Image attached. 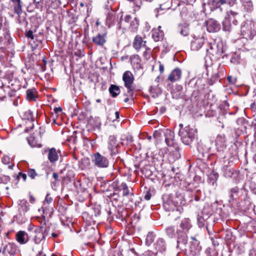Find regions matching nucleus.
Masks as SVG:
<instances>
[{
  "mask_svg": "<svg viewBox=\"0 0 256 256\" xmlns=\"http://www.w3.org/2000/svg\"><path fill=\"white\" fill-rule=\"evenodd\" d=\"M192 227L190 220L188 218L182 220L178 228L176 230V248L180 250H186L188 241L187 234Z\"/></svg>",
  "mask_w": 256,
  "mask_h": 256,
  "instance_id": "f257e3e1",
  "label": "nucleus"
},
{
  "mask_svg": "<svg viewBox=\"0 0 256 256\" xmlns=\"http://www.w3.org/2000/svg\"><path fill=\"white\" fill-rule=\"evenodd\" d=\"M196 133L197 130L196 128H192L190 125H188L183 129H180L178 134L182 142L186 145H189L195 140Z\"/></svg>",
  "mask_w": 256,
  "mask_h": 256,
  "instance_id": "f03ea898",
  "label": "nucleus"
},
{
  "mask_svg": "<svg viewBox=\"0 0 256 256\" xmlns=\"http://www.w3.org/2000/svg\"><path fill=\"white\" fill-rule=\"evenodd\" d=\"M215 146L216 151L219 153L220 156L222 158H225L224 152L226 150V138L224 134H218L215 140Z\"/></svg>",
  "mask_w": 256,
  "mask_h": 256,
  "instance_id": "7ed1b4c3",
  "label": "nucleus"
},
{
  "mask_svg": "<svg viewBox=\"0 0 256 256\" xmlns=\"http://www.w3.org/2000/svg\"><path fill=\"white\" fill-rule=\"evenodd\" d=\"M100 214V210L98 208L90 212H84L82 214V218L88 225L94 224L96 218Z\"/></svg>",
  "mask_w": 256,
  "mask_h": 256,
  "instance_id": "20e7f679",
  "label": "nucleus"
},
{
  "mask_svg": "<svg viewBox=\"0 0 256 256\" xmlns=\"http://www.w3.org/2000/svg\"><path fill=\"white\" fill-rule=\"evenodd\" d=\"M92 162L95 166L100 168H106L109 165V162L108 158L98 152L94 154Z\"/></svg>",
  "mask_w": 256,
  "mask_h": 256,
  "instance_id": "39448f33",
  "label": "nucleus"
},
{
  "mask_svg": "<svg viewBox=\"0 0 256 256\" xmlns=\"http://www.w3.org/2000/svg\"><path fill=\"white\" fill-rule=\"evenodd\" d=\"M174 132L169 129L164 130V140L167 146L170 147V150L172 152V149L171 148L172 146L177 148V144L174 140Z\"/></svg>",
  "mask_w": 256,
  "mask_h": 256,
  "instance_id": "423d86ee",
  "label": "nucleus"
},
{
  "mask_svg": "<svg viewBox=\"0 0 256 256\" xmlns=\"http://www.w3.org/2000/svg\"><path fill=\"white\" fill-rule=\"evenodd\" d=\"M122 80L124 82V86L128 92H132L134 90L133 84L134 76L130 71H126L122 75Z\"/></svg>",
  "mask_w": 256,
  "mask_h": 256,
  "instance_id": "0eeeda50",
  "label": "nucleus"
},
{
  "mask_svg": "<svg viewBox=\"0 0 256 256\" xmlns=\"http://www.w3.org/2000/svg\"><path fill=\"white\" fill-rule=\"evenodd\" d=\"M18 252V249L14 243H8L0 248V253L3 254L14 255Z\"/></svg>",
  "mask_w": 256,
  "mask_h": 256,
  "instance_id": "6e6552de",
  "label": "nucleus"
},
{
  "mask_svg": "<svg viewBox=\"0 0 256 256\" xmlns=\"http://www.w3.org/2000/svg\"><path fill=\"white\" fill-rule=\"evenodd\" d=\"M207 54L210 55L220 56L223 53L222 44H210V48L206 50Z\"/></svg>",
  "mask_w": 256,
  "mask_h": 256,
  "instance_id": "1a4fd4ad",
  "label": "nucleus"
},
{
  "mask_svg": "<svg viewBox=\"0 0 256 256\" xmlns=\"http://www.w3.org/2000/svg\"><path fill=\"white\" fill-rule=\"evenodd\" d=\"M108 148L110 152V155L113 156L117 153V140L116 137L114 135L110 136L108 140Z\"/></svg>",
  "mask_w": 256,
  "mask_h": 256,
  "instance_id": "9d476101",
  "label": "nucleus"
},
{
  "mask_svg": "<svg viewBox=\"0 0 256 256\" xmlns=\"http://www.w3.org/2000/svg\"><path fill=\"white\" fill-rule=\"evenodd\" d=\"M204 40L202 36H194L191 42V49L193 50H198L204 44Z\"/></svg>",
  "mask_w": 256,
  "mask_h": 256,
  "instance_id": "9b49d317",
  "label": "nucleus"
},
{
  "mask_svg": "<svg viewBox=\"0 0 256 256\" xmlns=\"http://www.w3.org/2000/svg\"><path fill=\"white\" fill-rule=\"evenodd\" d=\"M192 241L190 242L189 251L192 256H196L199 254L201 247L199 245V242L194 237H192Z\"/></svg>",
  "mask_w": 256,
  "mask_h": 256,
  "instance_id": "f8f14e48",
  "label": "nucleus"
},
{
  "mask_svg": "<svg viewBox=\"0 0 256 256\" xmlns=\"http://www.w3.org/2000/svg\"><path fill=\"white\" fill-rule=\"evenodd\" d=\"M16 239L19 244H25L28 241V234L24 231H19L16 234Z\"/></svg>",
  "mask_w": 256,
  "mask_h": 256,
  "instance_id": "ddd939ff",
  "label": "nucleus"
},
{
  "mask_svg": "<svg viewBox=\"0 0 256 256\" xmlns=\"http://www.w3.org/2000/svg\"><path fill=\"white\" fill-rule=\"evenodd\" d=\"M34 240L36 244H40L46 238L40 226L36 228L34 230Z\"/></svg>",
  "mask_w": 256,
  "mask_h": 256,
  "instance_id": "4468645a",
  "label": "nucleus"
},
{
  "mask_svg": "<svg viewBox=\"0 0 256 256\" xmlns=\"http://www.w3.org/2000/svg\"><path fill=\"white\" fill-rule=\"evenodd\" d=\"M166 244L163 238H160L157 240L156 244H154V248L156 251V253L158 252L162 253L166 250Z\"/></svg>",
  "mask_w": 256,
  "mask_h": 256,
  "instance_id": "2eb2a0df",
  "label": "nucleus"
},
{
  "mask_svg": "<svg viewBox=\"0 0 256 256\" xmlns=\"http://www.w3.org/2000/svg\"><path fill=\"white\" fill-rule=\"evenodd\" d=\"M182 76V71L176 68L173 70L168 76V80L172 82H175L180 80Z\"/></svg>",
  "mask_w": 256,
  "mask_h": 256,
  "instance_id": "dca6fc26",
  "label": "nucleus"
},
{
  "mask_svg": "<svg viewBox=\"0 0 256 256\" xmlns=\"http://www.w3.org/2000/svg\"><path fill=\"white\" fill-rule=\"evenodd\" d=\"M207 30L210 32H216L219 30V24L213 20H209L206 22Z\"/></svg>",
  "mask_w": 256,
  "mask_h": 256,
  "instance_id": "f3484780",
  "label": "nucleus"
},
{
  "mask_svg": "<svg viewBox=\"0 0 256 256\" xmlns=\"http://www.w3.org/2000/svg\"><path fill=\"white\" fill-rule=\"evenodd\" d=\"M88 124L92 128H100L101 125L100 120L99 117L90 116L88 120Z\"/></svg>",
  "mask_w": 256,
  "mask_h": 256,
  "instance_id": "a211bd4d",
  "label": "nucleus"
},
{
  "mask_svg": "<svg viewBox=\"0 0 256 256\" xmlns=\"http://www.w3.org/2000/svg\"><path fill=\"white\" fill-rule=\"evenodd\" d=\"M254 30V24L252 22H246L242 27V31L246 34H252Z\"/></svg>",
  "mask_w": 256,
  "mask_h": 256,
  "instance_id": "6ab92c4d",
  "label": "nucleus"
},
{
  "mask_svg": "<svg viewBox=\"0 0 256 256\" xmlns=\"http://www.w3.org/2000/svg\"><path fill=\"white\" fill-rule=\"evenodd\" d=\"M160 28L161 26H158L157 28H154L152 30V36L155 41H159L163 37L164 32Z\"/></svg>",
  "mask_w": 256,
  "mask_h": 256,
  "instance_id": "aec40b11",
  "label": "nucleus"
},
{
  "mask_svg": "<svg viewBox=\"0 0 256 256\" xmlns=\"http://www.w3.org/2000/svg\"><path fill=\"white\" fill-rule=\"evenodd\" d=\"M58 156L56 150L52 148L48 150V159L52 163L58 160Z\"/></svg>",
  "mask_w": 256,
  "mask_h": 256,
  "instance_id": "412c9836",
  "label": "nucleus"
},
{
  "mask_svg": "<svg viewBox=\"0 0 256 256\" xmlns=\"http://www.w3.org/2000/svg\"><path fill=\"white\" fill-rule=\"evenodd\" d=\"M18 210L20 212L25 213L29 208L28 202L26 200H20L18 202Z\"/></svg>",
  "mask_w": 256,
  "mask_h": 256,
  "instance_id": "4be33fe9",
  "label": "nucleus"
},
{
  "mask_svg": "<svg viewBox=\"0 0 256 256\" xmlns=\"http://www.w3.org/2000/svg\"><path fill=\"white\" fill-rule=\"evenodd\" d=\"M145 44L146 41H144L141 37L136 36L134 40V47L136 50H140L141 48H145Z\"/></svg>",
  "mask_w": 256,
  "mask_h": 256,
  "instance_id": "5701e85b",
  "label": "nucleus"
},
{
  "mask_svg": "<svg viewBox=\"0 0 256 256\" xmlns=\"http://www.w3.org/2000/svg\"><path fill=\"white\" fill-rule=\"evenodd\" d=\"M163 206L164 208L166 211L174 210L176 206L175 204L170 199L164 202Z\"/></svg>",
  "mask_w": 256,
  "mask_h": 256,
  "instance_id": "b1692460",
  "label": "nucleus"
},
{
  "mask_svg": "<svg viewBox=\"0 0 256 256\" xmlns=\"http://www.w3.org/2000/svg\"><path fill=\"white\" fill-rule=\"evenodd\" d=\"M40 228L42 229V231L46 237L49 236L52 232V231L53 230L52 225H47L45 223L40 226Z\"/></svg>",
  "mask_w": 256,
  "mask_h": 256,
  "instance_id": "393cba45",
  "label": "nucleus"
},
{
  "mask_svg": "<svg viewBox=\"0 0 256 256\" xmlns=\"http://www.w3.org/2000/svg\"><path fill=\"white\" fill-rule=\"evenodd\" d=\"M171 148L172 149V152L170 150V148H168V150L170 152V154L172 156L173 160H175L180 158V154L179 152V148L178 145L177 144V148L172 146Z\"/></svg>",
  "mask_w": 256,
  "mask_h": 256,
  "instance_id": "a878e982",
  "label": "nucleus"
},
{
  "mask_svg": "<svg viewBox=\"0 0 256 256\" xmlns=\"http://www.w3.org/2000/svg\"><path fill=\"white\" fill-rule=\"evenodd\" d=\"M153 136L158 142L162 141L164 137V130H155Z\"/></svg>",
  "mask_w": 256,
  "mask_h": 256,
  "instance_id": "bb28decb",
  "label": "nucleus"
},
{
  "mask_svg": "<svg viewBox=\"0 0 256 256\" xmlns=\"http://www.w3.org/2000/svg\"><path fill=\"white\" fill-rule=\"evenodd\" d=\"M224 92L226 94H237L238 90L237 88L235 86L232 87L231 85H226L224 87Z\"/></svg>",
  "mask_w": 256,
  "mask_h": 256,
  "instance_id": "cd10ccee",
  "label": "nucleus"
},
{
  "mask_svg": "<svg viewBox=\"0 0 256 256\" xmlns=\"http://www.w3.org/2000/svg\"><path fill=\"white\" fill-rule=\"evenodd\" d=\"M93 42L97 45L102 46L105 43L106 40L104 36L98 34L96 36L94 37Z\"/></svg>",
  "mask_w": 256,
  "mask_h": 256,
  "instance_id": "c85d7f7f",
  "label": "nucleus"
},
{
  "mask_svg": "<svg viewBox=\"0 0 256 256\" xmlns=\"http://www.w3.org/2000/svg\"><path fill=\"white\" fill-rule=\"evenodd\" d=\"M109 92L112 96H117L120 94V88L116 85L112 84L109 88Z\"/></svg>",
  "mask_w": 256,
  "mask_h": 256,
  "instance_id": "c756f323",
  "label": "nucleus"
},
{
  "mask_svg": "<svg viewBox=\"0 0 256 256\" xmlns=\"http://www.w3.org/2000/svg\"><path fill=\"white\" fill-rule=\"evenodd\" d=\"M238 192L239 188L237 187L231 188L230 191V200H236L238 196Z\"/></svg>",
  "mask_w": 256,
  "mask_h": 256,
  "instance_id": "7c9ffc66",
  "label": "nucleus"
},
{
  "mask_svg": "<svg viewBox=\"0 0 256 256\" xmlns=\"http://www.w3.org/2000/svg\"><path fill=\"white\" fill-rule=\"evenodd\" d=\"M223 175L226 178H230L233 174L232 170L228 166H225L222 168Z\"/></svg>",
  "mask_w": 256,
  "mask_h": 256,
  "instance_id": "2f4dec72",
  "label": "nucleus"
},
{
  "mask_svg": "<svg viewBox=\"0 0 256 256\" xmlns=\"http://www.w3.org/2000/svg\"><path fill=\"white\" fill-rule=\"evenodd\" d=\"M155 234L152 232H149L146 237V244L147 246H150L154 241Z\"/></svg>",
  "mask_w": 256,
  "mask_h": 256,
  "instance_id": "473e14b6",
  "label": "nucleus"
},
{
  "mask_svg": "<svg viewBox=\"0 0 256 256\" xmlns=\"http://www.w3.org/2000/svg\"><path fill=\"white\" fill-rule=\"evenodd\" d=\"M22 118L32 122L34 121L33 114L32 111L28 110L25 112L22 115Z\"/></svg>",
  "mask_w": 256,
  "mask_h": 256,
  "instance_id": "72a5a7b5",
  "label": "nucleus"
},
{
  "mask_svg": "<svg viewBox=\"0 0 256 256\" xmlns=\"http://www.w3.org/2000/svg\"><path fill=\"white\" fill-rule=\"evenodd\" d=\"M166 235L170 238H174L176 236L174 226H168L166 229Z\"/></svg>",
  "mask_w": 256,
  "mask_h": 256,
  "instance_id": "f704fd0d",
  "label": "nucleus"
},
{
  "mask_svg": "<svg viewBox=\"0 0 256 256\" xmlns=\"http://www.w3.org/2000/svg\"><path fill=\"white\" fill-rule=\"evenodd\" d=\"M179 32L182 36H186L189 34V28L186 26H180Z\"/></svg>",
  "mask_w": 256,
  "mask_h": 256,
  "instance_id": "c9c22d12",
  "label": "nucleus"
},
{
  "mask_svg": "<svg viewBox=\"0 0 256 256\" xmlns=\"http://www.w3.org/2000/svg\"><path fill=\"white\" fill-rule=\"evenodd\" d=\"M180 15L184 18H188L190 16V14L188 11V8L186 7L184 8L181 12Z\"/></svg>",
  "mask_w": 256,
  "mask_h": 256,
  "instance_id": "e433bc0d",
  "label": "nucleus"
},
{
  "mask_svg": "<svg viewBox=\"0 0 256 256\" xmlns=\"http://www.w3.org/2000/svg\"><path fill=\"white\" fill-rule=\"evenodd\" d=\"M121 186L122 188L123 196H128L130 194V191H129L128 188L127 184H126V183L122 182L121 184Z\"/></svg>",
  "mask_w": 256,
  "mask_h": 256,
  "instance_id": "4c0bfd02",
  "label": "nucleus"
},
{
  "mask_svg": "<svg viewBox=\"0 0 256 256\" xmlns=\"http://www.w3.org/2000/svg\"><path fill=\"white\" fill-rule=\"evenodd\" d=\"M226 2V0H214L212 4L216 8H218L221 4H225Z\"/></svg>",
  "mask_w": 256,
  "mask_h": 256,
  "instance_id": "58836bf2",
  "label": "nucleus"
},
{
  "mask_svg": "<svg viewBox=\"0 0 256 256\" xmlns=\"http://www.w3.org/2000/svg\"><path fill=\"white\" fill-rule=\"evenodd\" d=\"M16 6H14V12L18 14H20L22 12V6L20 5V0L18 2H15Z\"/></svg>",
  "mask_w": 256,
  "mask_h": 256,
  "instance_id": "ea45409f",
  "label": "nucleus"
},
{
  "mask_svg": "<svg viewBox=\"0 0 256 256\" xmlns=\"http://www.w3.org/2000/svg\"><path fill=\"white\" fill-rule=\"evenodd\" d=\"M223 27L224 30L229 31L230 29V24L228 19H225L223 22Z\"/></svg>",
  "mask_w": 256,
  "mask_h": 256,
  "instance_id": "a19ab883",
  "label": "nucleus"
},
{
  "mask_svg": "<svg viewBox=\"0 0 256 256\" xmlns=\"http://www.w3.org/2000/svg\"><path fill=\"white\" fill-rule=\"evenodd\" d=\"M34 88L28 89L26 90V96H36L37 94Z\"/></svg>",
  "mask_w": 256,
  "mask_h": 256,
  "instance_id": "79ce46f5",
  "label": "nucleus"
},
{
  "mask_svg": "<svg viewBox=\"0 0 256 256\" xmlns=\"http://www.w3.org/2000/svg\"><path fill=\"white\" fill-rule=\"evenodd\" d=\"M28 176L29 177L34 179L37 176V174L34 169H30L28 171Z\"/></svg>",
  "mask_w": 256,
  "mask_h": 256,
  "instance_id": "37998d69",
  "label": "nucleus"
},
{
  "mask_svg": "<svg viewBox=\"0 0 256 256\" xmlns=\"http://www.w3.org/2000/svg\"><path fill=\"white\" fill-rule=\"evenodd\" d=\"M227 80L229 82L228 85L232 86L233 84H234L236 82V78L235 77H233L231 76H228L227 77Z\"/></svg>",
  "mask_w": 256,
  "mask_h": 256,
  "instance_id": "c03bdc74",
  "label": "nucleus"
},
{
  "mask_svg": "<svg viewBox=\"0 0 256 256\" xmlns=\"http://www.w3.org/2000/svg\"><path fill=\"white\" fill-rule=\"evenodd\" d=\"M52 201V198L47 194L46 196L45 200L44 202V205L46 206L51 203Z\"/></svg>",
  "mask_w": 256,
  "mask_h": 256,
  "instance_id": "a18cd8bd",
  "label": "nucleus"
},
{
  "mask_svg": "<svg viewBox=\"0 0 256 256\" xmlns=\"http://www.w3.org/2000/svg\"><path fill=\"white\" fill-rule=\"evenodd\" d=\"M182 90V87L180 85H176V86L174 90L173 94H178V92L181 91Z\"/></svg>",
  "mask_w": 256,
  "mask_h": 256,
  "instance_id": "49530a36",
  "label": "nucleus"
},
{
  "mask_svg": "<svg viewBox=\"0 0 256 256\" xmlns=\"http://www.w3.org/2000/svg\"><path fill=\"white\" fill-rule=\"evenodd\" d=\"M138 26V22L136 18H134V20L132 21L130 23V26H132V29H136Z\"/></svg>",
  "mask_w": 256,
  "mask_h": 256,
  "instance_id": "de8ad7c7",
  "label": "nucleus"
},
{
  "mask_svg": "<svg viewBox=\"0 0 256 256\" xmlns=\"http://www.w3.org/2000/svg\"><path fill=\"white\" fill-rule=\"evenodd\" d=\"M2 162L5 164H8L10 162V158L7 156H4L2 158Z\"/></svg>",
  "mask_w": 256,
  "mask_h": 256,
  "instance_id": "09e8293b",
  "label": "nucleus"
},
{
  "mask_svg": "<svg viewBox=\"0 0 256 256\" xmlns=\"http://www.w3.org/2000/svg\"><path fill=\"white\" fill-rule=\"evenodd\" d=\"M136 97H130V98H129L128 97H126V98H125L124 100V102H129V104H132V103H134V98H136Z\"/></svg>",
  "mask_w": 256,
  "mask_h": 256,
  "instance_id": "8fccbe9b",
  "label": "nucleus"
},
{
  "mask_svg": "<svg viewBox=\"0 0 256 256\" xmlns=\"http://www.w3.org/2000/svg\"><path fill=\"white\" fill-rule=\"evenodd\" d=\"M223 103L224 104H220V106L221 108L226 110L228 108L229 104L226 100H224Z\"/></svg>",
  "mask_w": 256,
  "mask_h": 256,
  "instance_id": "3c124183",
  "label": "nucleus"
},
{
  "mask_svg": "<svg viewBox=\"0 0 256 256\" xmlns=\"http://www.w3.org/2000/svg\"><path fill=\"white\" fill-rule=\"evenodd\" d=\"M145 48V51L144 52V56L146 58H149L150 56V50L146 48Z\"/></svg>",
  "mask_w": 256,
  "mask_h": 256,
  "instance_id": "603ef678",
  "label": "nucleus"
},
{
  "mask_svg": "<svg viewBox=\"0 0 256 256\" xmlns=\"http://www.w3.org/2000/svg\"><path fill=\"white\" fill-rule=\"evenodd\" d=\"M249 256H256V248H252V250H250Z\"/></svg>",
  "mask_w": 256,
  "mask_h": 256,
  "instance_id": "864d4df0",
  "label": "nucleus"
},
{
  "mask_svg": "<svg viewBox=\"0 0 256 256\" xmlns=\"http://www.w3.org/2000/svg\"><path fill=\"white\" fill-rule=\"evenodd\" d=\"M26 36L28 38H30L31 39H34V36H33V34H32V31L31 30H29L26 34Z\"/></svg>",
  "mask_w": 256,
  "mask_h": 256,
  "instance_id": "5fc2aeb1",
  "label": "nucleus"
},
{
  "mask_svg": "<svg viewBox=\"0 0 256 256\" xmlns=\"http://www.w3.org/2000/svg\"><path fill=\"white\" fill-rule=\"evenodd\" d=\"M150 198H151V194H150V192H148L146 194V195L144 196V199H145L146 200H150Z\"/></svg>",
  "mask_w": 256,
  "mask_h": 256,
  "instance_id": "6e6d98bb",
  "label": "nucleus"
},
{
  "mask_svg": "<svg viewBox=\"0 0 256 256\" xmlns=\"http://www.w3.org/2000/svg\"><path fill=\"white\" fill-rule=\"evenodd\" d=\"M29 201L32 204L34 203V202H35L34 198L32 196L30 195V197H29Z\"/></svg>",
  "mask_w": 256,
  "mask_h": 256,
  "instance_id": "4d7b16f0",
  "label": "nucleus"
},
{
  "mask_svg": "<svg viewBox=\"0 0 256 256\" xmlns=\"http://www.w3.org/2000/svg\"><path fill=\"white\" fill-rule=\"evenodd\" d=\"M134 60L137 61V62H138L139 60L138 56H134L132 57H131L130 60L132 62V60Z\"/></svg>",
  "mask_w": 256,
  "mask_h": 256,
  "instance_id": "13d9d810",
  "label": "nucleus"
},
{
  "mask_svg": "<svg viewBox=\"0 0 256 256\" xmlns=\"http://www.w3.org/2000/svg\"><path fill=\"white\" fill-rule=\"evenodd\" d=\"M159 70L160 73H162L164 72V66L162 64H160Z\"/></svg>",
  "mask_w": 256,
  "mask_h": 256,
  "instance_id": "bf43d9fd",
  "label": "nucleus"
},
{
  "mask_svg": "<svg viewBox=\"0 0 256 256\" xmlns=\"http://www.w3.org/2000/svg\"><path fill=\"white\" fill-rule=\"evenodd\" d=\"M19 176H21L24 180H26V174L20 173Z\"/></svg>",
  "mask_w": 256,
  "mask_h": 256,
  "instance_id": "052dcab7",
  "label": "nucleus"
},
{
  "mask_svg": "<svg viewBox=\"0 0 256 256\" xmlns=\"http://www.w3.org/2000/svg\"><path fill=\"white\" fill-rule=\"evenodd\" d=\"M131 16L130 15H127L124 17L125 21L128 22L131 20Z\"/></svg>",
  "mask_w": 256,
  "mask_h": 256,
  "instance_id": "680f3d73",
  "label": "nucleus"
},
{
  "mask_svg": "<svg viewBox=\"0 0 256 256\" xmlns=\"http://www.w3.org/2000/svg\"><path fill=\"white\" fill-rule=\"evenodd\" d=\"M54 111L56 113H58L59 112H61L62 111V108L60 107L55 108H54Z\"/></svg>",
  "mask_w": 256,
  "mask_h": 256,
  "instance_id": "e2e57ef3",
  "label": "nucleus"
},
{
  "mask_svg": "<svg viewBox=\"0 0 256 256\" xmlns=\"http://www.w3.org/2000/svg\"><path fill=\"white\" fill-rule=\"evenodd\" d=\"M50 235H51V236L54 238H55L56 237H57L58 235V234H56V233H55L52 231V232L50 233Z\"/></svg>",
  "mask_w": 256,
  "mask_h": 256,
  "instance_id": "0e129e2a",
  "label": "nucleus"
},
{
  "mask_svg": "<svg viewBox=\"0 0 256 256\" xmlns=\"http://www.w3.org/2000/svg\"><path fill=\"white\" fill-rule=\"evenodd\" d=\"M37 97H31V96H30V97H26V99L28 100V101H31V100H36V98Z\"/></svg>",
  "mask_w": 256,
  "mask_h": 256,
  "instance_id": "69168bd1",
  "label": "nucleus"
},
{
  "mask_svg": "<svg viewBox=\"0 0 256 256\" xmlns=\"http://www.w3.org/2000/svg\"><path fill=\"white\" fill-rule=\"evenodd\" d=\"M120 113L118 112H115V119H114L112 120L114 121L115 120L118 119L119 118Z\"/></svg>",
  "mask_w": 256,
  "mask_h": 256,
  "instance_id": "338daca9",
  "label": "nucleus"
},
{
  "mask_svg": "<svg viewBox=\"0 0 256 256\" xmlns=\"http://www.w3.org/2000/svg\"><path fill=\"white\" fill-rule=\"evenodd\" d=\"M52 177L56 180H58V174L56 172H54L52 174Z\"/></svg>",
  "mask_w": 256,
  "mask_h": 256,
  "instance_id": "774afa93",
  "label": "nucleus"
}]
</instances>
